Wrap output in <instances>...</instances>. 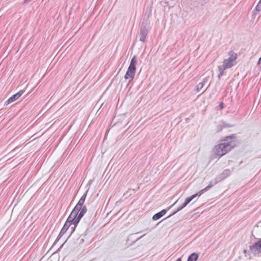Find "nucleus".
Masks as SVG:
<instances>
[{
  "label": "nucleus",
  "mask_w": 261,
  "mask_h": 261,
  "mask_svg": "<svg viewBox=\"0 0 261 261\" xmlns=\"http://www.w3.org/2000/svg\"><path fill=\"white\" fill-rule=\"evenodd\" d=\"M137 59L136 56H134L130 61V63L128 69L136 71V65L137 64Z\"/></svg>",
  "instance_id": "obj_10"
},
{
  "label": "nucleus",
  "mask_w": 261,
  "mask_h": 261,
  "mask_svg": "<svg viewBox=\"0 0 261 261\" xmlns=\"http://www.w3.org/2000/svg\"><path fill=\"white\" fill-rule=\"evenodd\" d=\"M255 10L257 11H261V0L259 1L255 7Z\"/></svg>",
  "instance_id": "obj_18"
},
{
  "label": "nucleus",
  "mask_w": 261,
  "mask_h": 261,
  "mask_svg": "<svg viewBox=\"0 0 261 261\" xmlns=\"http://www.w3.org/2000/svg\"><path fill=\"white\" fill-rule=\"evenodd\" d=\"M231 171L229 169H226L222 173L223 178H225L230 174Z\"/></svg>",
  "instance_id": "obj_14"
},
{
  "label": "nucleus",
  "mask_w": 261,
  "mask_h": 261,
  "mask_svg": "<svg viewBox=\"0 0 261 261\" xmlns=\"http://www.w3.org/2000/svg\"><path fill=\"white\" fill-rule=\"evenodd\" d=\"M229 57L224 60L223 64L221 66L218 67L219 74H218V79H220L224 74V71L226 69L231 68L236 64V60L237 58L236 54L231 51L229 54Z\"/></svg>",
  "instance_id": "obj_2"
},
{
  "label": "nucleus",
  "mask_w": 261,
  "mask_h": 261,
  "mask_svg": "<svg viewBox=\"0 0 261 261\" xmlns=\"http://www.w3.org/2000/svg\"><path fill=\"white\" fill-rule=\"evenodd\" d=\"M86 197V194H84L81 198H80V200L73 208L74 210H75L76 212L77 213H80L81 212V210L84 207H86L85 205H84L85 199Z\"/></svg>",
  "instance_id": "obj_5"
},
{
  "label": "nucleus",
  "mask_w": 261,
  "mask_h": 261,
  "mask_svg": "<svg viewBox=\"0 0 261 261\" xmlns=\"http://www.w3.org/2000/svg\"><path fill=\"white\" fill-rule=\"evenodd\" d=\"M147 33L148 30L145 27L141 28L140 40L141 42H144L145 41Z\"/></svg>",
  "instance_id": "obj_9"
},
{
  "label": "nucleus",
  "mask_w": 261,
  "mask_h": 261,
  "mask_svg": "<svg viewBox=\"0 0 261 261\" xmlns=\"http://www.w3.org/2000/svg\"><path fill=\"white\" fill-rule=\"evenodd\" d=\"M178 200H176V201L174 202V203L173 204H175L176 202H178Z\"/></svg>",
  "instance_id": "obj_29"
},
{
  "label": "nucleus",
  "mask_w": 261,
  "mask_h": 261,
  "mask_svg": "<svg viewBox=\"0 0 261 261\" xmlns=\"http://www.w3.org/2000/svg\"><path fill=\"white\" fill-rule=\"evenodd\" d=\"M176 261H181V259L180 258H178L176 260Z\"/></svg>",
  "instance_id": "obj_28"
},
{
  "label": "nucleus",
  "mask_w": 261,
  "mask_h": 261,
  "mask_svg": "<svg viewBox=\"0 0 261 261\" xmlns=\"http://www.w3.org/2000/svg\"><path fill=\"white\" fill-rule=\"evenodd\" d=\"M213 184H212V182H211L205 188L202 189L201 191H200L199 192L196 193L194 195H192L191 196L189 197H188L186 198L185 201V203L187 205L189 203H190L194 198H195L197 196H200L202 193L204 192V191H206L207 190H208V189H210L211 188H212L213 187Z\"/></svg>",
  "instance_id": "obj_4"
},
{
  "label": "nucleus",
  "mask_w": 261,
  "mask_h": 261,
  "mask_svg": "<svg viewBox=\"0 0 261 261\" xmlns=\"http://www.w3.org/2000/svg\"><path fill=\"white\" fill-rule=\"evenodd\" d=\"M258 64L259 66H261V57L259 59Z\"/></svg>",
  "instance_id": "obj_23"
},
{
  "label": "nucleus",
  "mask_w": 261,
  "mask_h": 261,
  "mask_svg": "<svg viewBox=\"0 0 261 261\" xmlns=\"http://www.w3.org/2000/svg\"><path fill=\"white\" fill-rule=\"evenodd\" d=\"M32 0H24V3H27L28 2H30V1H31Z\"/></svg>",
  "instance_id": "obj_25"
},
{
  "label": "nucleus",
  "mask_w": 261,
  "mask_h": 261,
  "mask_svg": "<svg viewBox=\"0 0 261 261\" xmlns=\"http://www.w3.org/2000/svg\"><path fill=\"white\" fill-rule=\"evenodd\" d=\"M223 102H221L220 105V106L221 107V109H223Z\"/></svg>",
  "instance_id": "obj_24"
},
{
  "label": "nucleus",
  "mask_w": 261,
  "mask_h": 261,
  "mask_svg": "<svg viewBox=\"0 0 261 261\" xmlns=\"http://www.w3.org/2000/svg\"><path fill=\"white\" fill-rule=\"evenodd\" d=\"M182 208H182L181 206L177 208V210H176V211H175V212L173 213V214H174L176 213L177 212H178V211H180V210H182Z\"/></svg>",
  "instance_id": "obj_22"
},
{
  "label": "nucleus",
  "mask_w": 261,
  "mask_h": 261,
  "mask_svg": "<svg viewBox=\"0 0 261 261\" xmlns=\"http://www.w3.org/2000/svg\"><path fill=\"white\" fill-rule=\"evenodd\" d=\"M166 213V210H163L160 212L154 215L152 217V219L154 221L157 220L159 219L160 218H161L162 216H163Z\"/></svg>",
  "instance_id": "obj_11"
},
{
  "label": "nucleus",
  "mask_w": 261,
  "mask_h": 261,
  "mask_svg": "<svg viewBox=\"0 0 261 261\" xmlns=\"http://www.w3.org/2000/svg\"><path fill=\"white\" fill-rule=\"evenodd\" d=\"M250 251L254 255L258 254L261 252V240L250 247Z\"/></svg>",
  "instance_id": "obj_6"
},
{
  "label": "nucleus",
  "mask_w": 261,
  "mask_h": 261,
  "mask_svg": "<svg viewBox=\"0 0 261 261\" xmlns=\"http://www.w3.org/2000/svg\"><path fill=\"white\" fill-rule=\"evenodd\" d=\"M222 123L223 126L224 127H230L233 126V125L227 124V123H225L224 122H222Z\"/></svg>",
  "instance_id": "obj_20"
},
{
  "label": "nucleus",
  "mask_w": 261,
  "mask_h": 261,
  "mask_svg": "<svg viewBox=\"0 0 261 261\" xmlns=\"http://www.w3.org/2000/svg\"><path fill=\"white\" fill-rule=\"evenodd\" d=\"M69 226H68L67 224H64L63 227L61 229L59 234L58 235V237H57L56 241H58L63 235L66 232L67 229L69 228Z\"/></svg>",
  "instance_id": "obj_12"
},
{
  "label": "nucleus",
  "mask_w": 261,
  "mask_h": 261,
  "mask_svg": "<svg viewBox=\"0 0 261 261\" xmlns=\"http://www.w3.org/2000/svg\"><path fill=\"white\" fill-rule=\"evenodd\" d=\"M24 91L20 90L16 94L13 95L12 96H11L7 101L5 102V105H8L10 104V103L16 100L17 99H18L23 93Z\"/></svg>",
  "instance_id": "obj_7"
},
{
  "label": "nucleus",
  "mask_w": 261,
  "mask_h": 261,
  "mask_svg": "<svg viewBox=\"0 0 261 261\" xmlns=\"http://www.w3.org/2000/svg\"><path fill=\"white\" fill-rule=\"evenodd\" d=\"M87 211L86 207H84L79 213L76 212L75 210H73L65 224L68 226H70L71 224L76 226Z\"/></svg>",
  "instance_id": "obj_3"
},
{
  "label": "nucleus",
  "mask_w": 261,
  "mask_h": 261,
  "mask_svg": "<svg viewBox=\"0 0 261 261\" xmlns=\"http://www.w3.org/2000/svg\"><path fill=\"white\" fill-rule=\"evenodd\" d=\"M134 189H128V191L126 192L125 194L126 195H128L129 194V195H131L132 194V193H134Z\"/></svg>",
  "instance_id": "obj_21"
},
{
  "label": "nucleus",
  "mask_w": 261,
  "mask_h": 261,
  "mask_svg": "<svg viewBox=\"0 0 261 261\" xmlns=\"http://www.w3.org/2000/svg\"><path fill=\"white\" fill-rule=\"evenodd\" d=\"M198 257V255L196 253H192L188 257V261H196Z\"/></svg>",
  "instance_id": "obj_13"
},
{
  "label": "nucleus",
  "mask_w": 261,
  "mask_h": 261,
  "mask_svg": "<svg viewBox=\"0 0 261 261\" xmlns=\"http://www.w3.org/2000/svg\"><path fill=\"white\" fill-rule=\"evenodd\" d=\"M209 79H210V76H207L205 77H204L202 81V82H201L202 83H203L205 85H206L207 83H208V80H209Z\"/></svg>",
  "instance_id": "obj_19"
},
{
  "label": "nucleus",
  "mask_w": 261,
  "mask_h": 261,
  "mask_svg": "<svg viewBox=\"0 0 261 261\" xmlns=\"http://www.w3.org/2000/svg\"><path fill=\"white\" fill-rule=\"evenodd\" d=\"M255 10L257 11H261V0L259 1L255 7Z\"/></svg>",
  "instance_id": "obj_16"
},
{
  "label": "nucleus",
  "mask_w": 261,
  "mask_h": 261,
  "mask_svg": "<svg viewBox=\"0 0 261 261\" xmlns=\"http://www.w3.org/2000/svg\"><path fill=\"white\" fill-rule=\"evenodd\" d=\"M210 85V83H208L206 87V88L205 89V90L203 91V92H204L206 89L207 88L209 87V86Z\"/></svg>",
  "instance_id": "obj_27"
},
{
  "label": "nucleus",
  "mask_w": 261,
  "mask_h": 261,
  "mask_svg": "<svg viewBox=\"0 0 261 261\" xmlns=\"http://www.w3.org/2000/svg\"><path fill=\"white\" fill-rule=\"evenodd\" d=\"M136 71L127 69L126 73L124 76V79L128 81V83H130L134 79Z\"/></svg>",
  "instance_id": "obj_8"
},
{
  "label": "nucleus",
  "mask_w": 261,
  "mask_h": 261,
  "mask_svg": "<svg viewBox=\"0 0 261 261\" xmlns=\"http://www.w3.org/2000/svg\"><path fill=\"white\" fill-rule=\"evenodd\" d=\"M235 138L234 134L226 137L224 142L221 143L215 147L214 149L215 153L217 155L222 156L230 151L235 146V143L232 141H229L228 140Z\"/></svg>",
  "instance_id": "obj_1"
},
{
  "label": "nucleus",
  "mask_w": 261,
  "mask_h": 261,
  "mask_svg": "<svg viewBox=\"0 0 261 261\" xmlns=\"http://www.w3.org/2000/svg\"><path fill=\"white\" fill-rule=\"evenodd\" d=\"M204 86L205 85L203 83H202V82H200L196 85V91L197 92L200 91L202 89Z\"/></svg>",
  "instance_id": "obj_15"
},
{
  "label": "nucleus",
  "mask_w": 261,
  "mask_h": 261,
  "mask_svg": "<svg viewBox=\"0 0 261 261\" xmlns=\"http://www.w3.org/2000/svg\"><path fill=\"white\" fill-rule=\"evenodd\" d=\"M187 204L184 202L182 205L181 206L182 208L185 207Z\"/></svg>",
  "instance_id": "obj_26"
},
{
  "label": "nucleus",
  "mask_w": 261,
  "mask_h": 261,
  "mask_svg": "<svg viewBox=\"0 0 261 261\" xmlns=\"http://www.w3.org/2000/svg\"><path fill=\"white\" fill-rule=\"evenodd\" d=\"M255 10L257 11H261V0L259 1L255 7Z\"/></svg>",
  "instance_id": "obj_17"
}]
</instances>
